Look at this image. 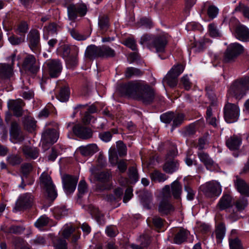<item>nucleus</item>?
<instances>
[{
    "label": "nucleus",
    "instance_id": "obj_1",
    "mask_svg": "<svg viewBox=\"0 0 249 249\" xmlns=\"http://www.w3.org/2000/svg\"><path fill=\"white\" fill-rule=\"evenodd\" d=\"M122 90L125 94L145 104L151 103L154 97L153 89L142 82H129L122 87Z\"/></svg>",
    "mask_w": 249,
    "mask_h": 249
},
{
    "label": "nucleus",
    "instance_id": "obj_2",
    "mask_svg": "<svg viewBox=\"0 0 249 249\" xmlns=\"http://www.w3.org/2000/svg\"><path fill=\"white\" fill-rule=\"evenodd\" d=\"M248 90H249V76H245L234 81L228 92L230 96L240 100L246 95Z\"/></svg>",
    "mask_w": 249,
    "mask_h": 249
},
{
    "label": "nucleus",
    "instance_id": "obj_3",
    "mask_svg": "<svg viewBox=\"0 0 249 249\" xmlns=\"http://www.w3.org/2000/svg\"><path fill=\"white\" fill-rule=\"evenodd\" d=\"M244 51L243 47L238 43L230 44L225 50L222 62L224 63H232L234 62L237 57Z\"/></svg>",
    "mask_w": 249,
    "mask_h": 249
},
{
    "label": "nucleus",
    "instance_id": "obj_4",
    "mask_svg": "<svg viewBox=\"0 0 249 249\" xmlns=\"http://www.w3.org/2000/svg\"><path fill=\"white\" fill-rule=\"evenodd\" d=\"M171 198L170 186L166 185L162 189V199L159 206V212L162 215L168 214L174 210V207L168 201Z\"/></svg>",
    "mask_w": 249,
    "mask_h": 249
},
{
    "label": "nucleus",
    "instance_id": "obj_5",
    "mask_svg": "<svg viewBox=\"0 0 249 249\" xmlns=\"http://www.w3.org/2000/svg\"><path fill=\"white\" fill-rule=\"evenodd\" d=\"M40 180L41 186L45 189L48 197L54 200L57 196V193L50 176L43 173L40 177Z\"/></svg>",
    "mask_w": 249,
    "mask_h": 249
},
{
    "label": "nucleus",
    "instance_id": "obj_6",
    "mask_svg": "<svg viewBox=\"0 0 249 249\" xmlns=\"http://www.w3.org/2000/svg\"><path fill=\"white\" fill-rule=\"evenodd\" d=\"M239 116V108L233 104L228 103L224 107V118L228 123L236 122Z\"/></svg>",
    "mask_w": 249,
    "mask_h": 249
},
{
    "label": "nucleus",
    "instance_id": "obj_7",
    "mask_svg": "<svg viewBox=\"0 0 249 249\" xmlns=\"http://www.w3.org/2000/svg\"><path fill=\"white\" fill-rule=\"evenodd\" d=\"M34 201V196L30 193H25L19 196L16 201L14 211L17 212L31 207Z\"/></svg>",
    "mask_w": 249,
    "mask_h": 249
},
{
    "label": "nucleus",
    "instance_id": "obj_8",
    "mask_svg": "<svg viewBox=\"0 0 249 249\" xmlns=\"http://www.w3.org/2000/svg\"><path fill=\"white\" fill-rule=\"evenodd\" d=\"M202 190L205 194L208 197L219 196L221 193V186L216 181H211L202 186Z\"/></svg>",
    "mask_w": 249,
    "mask_h": 249
},
{
    "label": "nucleus",
    "instance_id": "obj_9",
    "mask_svg": "<svg viewBox=\"0 0 249 249\" xmlns=\"http://www.w3.org/2000/svg\"><path fill=\"white\" fill-rule=\"evenodd\" d=\"M46 68L50 76L52 78H56L61 73L62 70V65L58 59H52L45 63Z\"/></svg>",
    "mask_w": 249,
    "mask_h": 249
},
{
    "label": "nucleus",
    "instance_id": "obj_10",
    "mask_svg": "<svg viewBox=\"0 0 249 249\" xmlns=\"http://www.w3.org/2000/svg\"><path fill=\"white\" fill-rule=\"evenodd\" d=\"M63 187L67 194L72 193L75 190L78 178L69 175H64L62 177Z\"/></svg>",
    "mask_w": 249,
    "mask_h": 249
},
{
    "label": "nucleus",
    "instance_id": "obj_11",
    "mask_svg": "<svg viewBox=\"0 0 249 249\" xmlns=\"http://www.w3.org/2000/svg\"><path fill=\"white\" fill-rule=\"evenodd\" d=\"M68 15L71 20L75 19L78 15L84 16L87 13V7L83 4H70L67 7Z\"/></svg>",
    "mask_w": 249,
    "mask_h": 249
},
{
    "label": "nucleus",
    "instance_id": "obj_12",
    "mask_svg": "<svg viewBox=\"0 0 249 249\" xmlns=\"http://www.w3.org/2000/svg\"><path fill=\"white\" fill-rule=\"evenodd\" d=\"M168 40V36L166 34H162L155 36L152 48L155 49L158 53H163L165 52V47L167 44Z\"/></svg>",
    "mask_w": 249,
    "mask_h": 249
},
{
    "label": "nucleus",
    "instance_id": "obj_13",
    "mask_svg": "<svg viewBox=\"0 0 249 249\" xmlns=\"http://www.w3.org/2000/svg\"><path fill=\"white\" fill-rule=\"evenodd\" d=\"M23 66L32 73H36L39 69V62L33 55H28L24 59Z\"/></svg>",
    "mask_w": 249,
    "mask_h": 249
},
{
    "label": "nucleus",
    "instance_id": "obj_14",
    "mask_svg": "<svg viewBox=\"0 0 249 249\" xmlns=\"http://www.w3.org/2000/svg\"><path fill=\"white\" fill-rule=\"evenodd\" d=\"M24 106V103L20 99L9 100L7 102L9 109L12 111L14 115L17 117L21 116L22 115L23 107Z\"/></svg>",
    "mask_w": 249,
    "mask_h": 249
},
{
    "label": "nucleus",
    "instance_id": "obj_15",
    "mask_svg": "<svg viewBox=\"0 0 249 249\" xmlns=\"http://www.w3.org/2000/svg\"><path fill=\"white\" fill-rule=\"evenodd\" d=\"M58 137V133L55 129H48L42 135V144H52L56 142Z\"/></svg>",
    "mask_w": 249,
    "mask_h": 249
},
{
    "label": "nucleus",
    "instance_id": "obj_16",
    "mask_svg": "<svg viewBox=\"0 0 249 249\" xmlns=\"http://www.w3.org/2000/svg\"><path fill=\"white\" fill-rule=\"evenodd\" d=\"M16 57V54H14L9 58L11 61V64H0V78L6 79L9 78L12 75L13 68L12 65L14 64V61Z\"/></svg>",
    "mask_w": 249,
    "mask_h": 249
},
{
    "label": "nucleus",
    "instance_id": "obj_17",
    "mask_svg": "<svg viewBox=\"0 0 249 249\" xmlns=\"http://www.w3.org/2000/svg\"><path fill=\"white\" fill-rule=\"evenodd\" d=\"M72 130L77 136L83 139H88L92 136V132L90 129L80 124L74 126Z\"/></svg>",
    "mask_w": 249,
    "mask_h": 249
},
{
    "label": "nucleus",
    "instance_id": "obj_18",
    "mask_svg": "<svg viewBox=\"0 0 249 249\" xmlns=\"http://www.w3.org/2000/svg\"><path fill=\"white\" fill-rule=\"evenodd\" d=\"M198 157L200 160L204 163L206 168L210 171L216 170L218 166L209 157V155L204 152L198 153Z\"/></svg>",
    "mask_w": 249,
    "mask_h": 249
},
{
    "label": "nucleus",
    "instance_id": "obj_19",
    "mask_svg": "<svg viewBox=\"0 0 249 249\" xmlns=\"http://www.w3.org/2000/svg\"><path fill=\"white\" fill-rule=\"evenodd\" d=\"M235 36L240 41L249 42V29L244 25H239L235 28Z\"/></svg>",
    "mask_w": 249,
    "mask_h": 249
},
{
    "label": "nucleus",
    "instance_id": "obj_20",
    "mask_svg": "<svg viewBox=\"0 0 249 249\" xmlns=\"http://www.w3.org/2000/svg\"><path fill=\"white\" fill-rule=\"evenodd\" d=\"M234 185L241 194L249 196V185L244 179L236 176V179L234 180Z\"/></svg>",
    "mask_w": 249,
    "mask_h": 249
},
{
    "label": "nucleus",
    "instance_id": "obj_21",
    "mask_svg": "<svg viewBox=\"0 0 249 249\" xmlns=\"http://www.w3.org/2000/svg\"><path fill=\"white\" fill-rule=\"evenodd\" d=\"M29 46L31 49L35 51L38 47L40 41L39 31L37 30H32L29 34Z\"/></svg>",
    "mask_w": 249,
    "mask_h": 249
},
{
    "label": "nucleus",
    "instance_id": "obj_22",
    "mask_svg": "<svg viewBox=\"0 0 249 249\" xmlns=\"http://www.w3.org/2000/svg\"><path fill=\"white\" fill-rule=\"evenodd\" d=\"M10 136L12 139L15 140V142H21L24 139L19 125L16 122H13L11 124Z\"/></svg>",
    "mask_w": 249,
    "mask_h": 249
},
{
    "label": "nucleus",
    "instance_id": "obj_23",
    "mask_svg": "<svg viewBox=\"0 0 249 249\" xmlns=\"http://www.w3.org/2000/svg\"><path fill=\"white\" fill-rule=\"evenodd\" d=\"M85 55L89 59L100 58V47L95 45L88 46L86 50Z\"/></svg>",
    "mask_w": 249,
    "mask_h": 249
},
{
    "label": "nucleus",
    "instance_id": "obj_24",
    "mask_svg": "<svg viewBox=\"0 0 249 249\" xmlns=\"http://www.w3.org/2000/svg\"><path fill=\"white\" fill-rule=\"evenodd\" d=\"M98 147L95 144H90L86 146H81L77 149V152L83 156L87 157L92 155L98 151Z\"/></svg>",
    "mask_w": 249,
    "mask_h": 249
},
{
    "label": "nucleus",
    "instance_id": "obj_25",
    "mask_svg": "<svg viewBox=\"0 0 249 249\" xmlns=\"http://www.w3.org/2000/svg\"><path fill=\"white\" fill-rule=\"evenodd\" d=\"M242 142L240 136L233 135L226 141V145L231 150H236L239 148Z\"/></svg>",
    "mask_w": 249,
    "mask_h": 249
},
{
    "label": "nucleus",
    "instance_id": "obj_26",
    "mask_svg": "<svg viewBox=\"0 0 249 249\" xmlns=\"http://www.w3.org/2000/svg\"><path fill=\"white\" fill-rule=\"evenodd\" d=\"M231 196L228 194H224L220 199L216 207L220 210H224L231 206Z\"/></svg>",
    "mask_w": 249,
    "mask_h": 249
},
{
    "label": "nucleus",
    "instance_id": "obj_27",
    "mask_svg": "<svg viewBox=\"0 0 249 249\" xmlns=\"http://www.w3.org/2000/svg\"><path fill=\"white\" fill-rule=\"evenodd\" d=\"M59 26L53 22L51 23L48 26L43 28V37L45 39H48L49 36L57 34Z\"/></svg>",
    "mask_w": 249,
    "mask_h": 249
},
{
    "label": "nucleus",
    "instance_id": "obj_28",
    "mask_svg": "<svg viewBox=\"0 0 249 249\" xmlns=\"http://www.w3.org/2000/svg\"><path fill=\"white\" fill-rule=\"evenodd\" d=\"M170 186V192L171 196H173L175 199L180 198L182 193V186L180 182L175 180L171 184Z\"/></svg>",
    "mask_w": 249,
    "mask_h": 249
},
{
    "label": "nucleus",
    "instance_id": "obj_29",
    "mask_svg": "<svg viewBox=\"0 0 249 249\" xmlns=\"http://www.w3.org/2000/svg\"><path fill=\"white\" fill-rule=\"evenodd\" d=\"M22 151L27 158L35 159L38 157V150L34 147L24 145L22 147Z\"/></svg>",
    "mask_w": 249,
    "mask_h": 249
},
{
    "label": "nucleus",
    "instance_id": "obj_30",
    "mask_svg": "<svg viewBox=\"0 0 249 249\" xmlns=\"http://www.w3.org/2000/svg\"><path fill=\"white\" fill-rule=\"evenodd\" d=\"M189 232L184 229H180L175 234L174 238V243L177 244H180L184 242L187 239Z\"/></svg>",
    "mask_w": 249,
    "mask_h": 249
},
{
    "label": "nucleus",
    "instance_id": "obj_31",
    "mask_svg": "<svg viewBox=\"0 0 249 249\" xmlns=\"http://www.w3.org/2000/svg\"><path fill=\"white\" fill-rule=\"evenodd\" d=\"M149 176L152 181L155 182H162L166 180L168 177L163 173L158 170H155L150 173Z\"/></svg>",
    "mask_w": 249,
    "mask_h": 249
},
{
    "label": "nucleus",
    "instance_id": "obj_32",
    "mask_svg": "<svg viewBox=\"0 0 249 249\" xmlns=\"http://www.w3.org/2000/svg\"><path fill=\"white\" fill-rule=\"evenodd\" d=\"M100 47V58L113 57L115 56V51L110 47L103 45Z\"/></svg>",
    "mask_w": 249,
    "mask_h": 249
},
{
    "label": "nucleus",
    "instance_id": "obj_33",
    "mask_svg": "<svg viewBox=\"0 0 249 249\" xmlns=\"http://www.w3.org/2000/svg\"><path fill=\"white\" fill-rule=\"evenodd\" d=\"M179 167V163L178 161L172 160L166 162L163 167V170L167 173L172 174L176 171Z\"/></svg>",
    "mask_w": 249,
    "mask_h": 249
},
{
    "label": "nucleus",
    "instance_id": "obj_34",
    "mask_svg": "<svg viewBox=\"0 0 249 249\" xmlns=\"http://www.w3.org/2000/svg\"><path fill=\"white\" fill-rule=\"evenodd\" d=\"M155 36L151 35L144 34L141 38L140 43L146 46L150 49L152 48V45Z\"/></svg>",
    "mask_w": 249,
    "mask_h": 249
},
{
    "label": "nucleus",
    "instance_id": "obj_35",
    "mask_svg": "<svg viewBox=\"0 0 249 249\" xmlns=\"http://www.w3.org/2000/svg\"><path fill=\"white\" fill-rule=\"evenodd\" d=\"M178 77L176 75L169 71L163 79V81L171 87H175L178 83Z\"/></svg>",
    "mask_w": 249,
    "mask_h": 249
},
{
    "label": "nucleus",
    "instance_id": "obj_36",
    "mask_svg": "<svg viewBox=\"0 0 249 249\" xmlns=\"http://www.w3.org/2000/svg\"><path fill=\"white\" fill-rule=\"evenodd\" d=\"M143 74V72L137 68L129 67L126 70L125 75L127 78H130L133 76H139Z\"/></svg>",
    "mask_w": 249,
    "mask_h": 249
},
{
    "label": "nucleus",
    "instance_id": "obj_37",
    "mask_svg": "<svg viewBox=\"0 0 249 249\" xmlns=\"http://www.w3.org/2000/svg\"><path fill=\"white\" fill-rule=\"evenodd\" d=\"M206 120L207 122L215 127L217 125V119L215 116H213L212 110L211 107H209L207 108L206 111Z\"/></svg>",
    "mask_w": 249,
    "mask_h": 249
},
{
    "label": "nucleus",
    "instance_id": "obj_38",
    "mask_svg": "<svg viewBox=\"0 0 249 249\" xmlns=\"http://www.w3.org/2000/svg\"><path fill=\"white\" fill-rule=\"evenodd\" d=\"M140 239L141 242V246L132 244L131 245L132 249H144L149 243V240L147 236L142 235L140 237Z\"/></svg>",
    "mask_w": 249,
    "mask_h": 249
},
{
    "label": "nucleus",
    "instance_id": "obj_39",
    "mask_svg": "<svg viewBox=\"0 0 249 249\" xmlns=\"http://www.w3.org/2000/svg\"><path fill=\"white\" fill-rule=\"evenodd\" d=\"M95 178L98 181L101 182H106L108 181L110 178L111 175L108 172H101L98 174H95L94 175Z\"/></svg>",
    "mask_w": 249,
    "mask_h": 249
},
{
    "label": "nucleus",
    "instance_id": "obj_40",
    "mask_svg": "<svg viewBox=\"0 0 249 249\" xmlns=\"http://www.w3.org/2000/svg\"><path fill=\"white\" fill-rule=\"evenodd\" d=\"M225 226L222 223L218 224L215 230V235L219 242H220L221 240L225 236Z\"/></svg>",
    "mask_w": 249,
    "mask_h": 249
},
{
    "label": "nucleus",
    "instance_id": "obj_41",
    "mask_svg": "<svg viewBox=\"0 0 249 249\" xmlns=\"http://www.w3.org/2000/svg\"><path fill=\"white\" fill-rule=\"evenodd\" d=\"M248 205L247 199L245 197H240L235 203V207L238 211H242Z\"/></svg>",
    "mask_w": 249,
    "mask_h": 249
},
{
    "label": "nucleus",
    "instance_id": "obj_42",
    "mask_svg": "<svg viewBox=\"0 0 249 249\" xmlns=\"http://www.w3.org/2000/svg\"><path fill=\"white\" fill-rule=\"evenodd\" d=\"M185 116L182 113H175L173 119V129L180 125L184 120Z\"/></svg>",
    "mask_w": 249,
    "mask_h": 249
},
{
    "label": "nucleus",
    "instance_id": "obj_43",
    "mask_svg": "<svg viewBox=\"0 0 249 249\" xmlns=\"http://www.w3.org/2000/svg\"><path fill=\"white\" fill-rule=\"evenodd\" d=\"M69 90L68 88L66 87L62 88L60 90L57 98L62 102H66L69 99Z\"/></svg>",
    "mask_w": 249,
    "mask_h": 249
},
{
    "label": "nucleus",
    "instance_id": "obj_44",
    "mask_svg": "<svg viewBox=\"0 0 249 249\" xmlns=\"http://www.w3.org/2000/svg\"><path fill=\"white\" fill-rule=\"evenodd\" d=\"M78 196L79 198L82 197L85 194L87 193V184L85 180H82L79 182L78 186Z\"/></svg>",
    "mask_w": 249,
    "mask_h": 249
},
{
    "label": "nucleus",
    "instance_id": "obj_45",
    "mask_svg": "<svg viewBox=\"0 0 249 249\" xmlns=\"http://www.w3.org/2000/svg\"><path fill=\"white\" fill-rule=\"evenodd\" d=\"M234 11L242 12L245 18L249 19V7L246 6L244 4L240 3L239 5L236 7Z\"/></svg>",
    "mask_w": 249,
    "mask_h": 249
},
{
    "label": "nucleus",
    "instance_id": "obj_46",
    "mask_svg": "<svg viewBox=\"0 0 249 249\" xmlns=\"http://www.w3.org/2000/svg\"><path fill=\"white\" fill-rule=\"evenodd\" d=\"M184 70V66L181 64H178L175 65L169 71H171V73L176 76L178 77L181 73H182Z\"/></svg>",
    "mask_w": 249,
    "mask_h": 249
},
{
    "label": "nucleus",
    "instance_id": "obj_47",
    "mask_svg": "<svg viewBox=\"0 0 249 249\" xmlns=\"http://www.w3.org/2000/svg\"><path fill=\"white\" fill-rule=\"evenodd\" d=\"M209 32L212 37H219L221 36V33L214 23H211L209 25Z\"/></svg>",
    "mask_w": 249,
    "mask_h": 249
},
{
    "label": "nucleus",
    "instance_id": "obj_48",
    "mask_svg": "<svg viewBox=\"0 0 249 249\" xmlns=\"http://www.w3.org/2000/svg\"><path fill=\"white\" fill-rule=\"evenodd\" d=\"M117 148L119 155L120 157H123L126 155L127 148L126 145L121 141L116 142Z\"/></svg>",
    "mask_w": 249,
    "mask_h": 249
},
{
    "label": "nucleus",
    "instance_id": "obj_49",
    "mask_svg": "<svg viewBox=\"0 0 249 249\" xmlns=\"http://www.w3.org/2000/svg\"><path fill=\"white\" fill-rule=\"evenodd\" d=\"M49 218L45 215L40 216L35 222V225L38 228L46 226L49 223Z\"/></svg>",
    "mask_w": 249,
    "mask_h": 249
},
{
    "label": "nucleus",
    "instance_id": "obj_50",
    "mask_svg": "<svg viewBox=\"0 0 249 249\" xmlns=\"http://www.w3.org/2000/svg\"><path fill=\"white\" fill-rule=\"evenodd\" d=\"M8 40L13 45H18L24 42V37H17L14 34H12L8 37Z\"/></svg>",
    "mask_w": 249,
    "mask_h": 249
},
{
    "label": "nucleus",
    "instance_id": "obj_51",
    "mask_svg": "<svg viewBox=\"0 0 249 249\" xmlns=\"http://www.w3.org/2000/svg\"><path fill=\"white\" fill-rule=\"evenodd\" d=\"M118 157L115 149H110L109 151V160L110 163L113 165H115L117 163Z\"/></svg>",
    "mask_w": 249,
    "mask_h": 249
},
{
    "label": "nucleus",
    "instance_id": "obj_52",
    "mask_svg": "<svg viewBox=\"0 0 249 249\" xmlns=\"http://www.w3.org/2000/svg\"><path fill=\"white\" fill-rule=\"evenodd\" d=\"M8 163L12 165L20 164L22 161V159L18 155H12L7 157Z\"/></svg>",
    "mask_w": 249,
    "mask_h": 249
},
{
    "label": "nucleus",
    "instance_id": "obj_53",
    "mask_svg": "<svg viewBox=\"0 0 249 249\" xmlns=\"http://www.w3.org/2000/svg\"><path fill=\"white\" fill-rule=\"evenodd\" d=\"M28 30V26L27 23L25 21H21L18 26L16 33L21 35L26 33Z\"/></svg>",
    "mask_w": 249,
    "mask_h": 249
},
{
    "label": "nucleus",
    "instance_id": "obj_54",
    "mask_svg": "<svg viewBox=\"0 0 249 249\" xmlns=\"http://www.w3.org/2000/svg\"><path fill=\"white\" fill-rule=\"evenodd\" d=\"M24 124L27 129L29 130L34 129L36 126V121L30 117H28L26 118Z\"/></svg>",
    "mask_w": 249,
    "mask_h": 249
},
{
    "label": "nucleus",
    "instance_id": "obj_55",
    "mask_svg": "<svg viewBox=\"0 0 249 249\" xmlns=\"http://www.w3.org/2000/svg\"><path fill=\"white\" fill-rule=\"evenodd\" d=\"M174 117V112H168L161 115L160 118L162 122L166 124H169L171 122V121H173Z\"/></svg>",
    "mask_w": 249,
    "mask_h": 249
},
{
    "label": "nucleus",
    "instance_id": "obj_56",
    "mask_svg": "<svg viewBox=\"0 0 249 249\" xmlns=\"http://www.w3.org/2000/svg\"><path fill=\"white\" fill-rule=\"evenodd\" d=\"M55 249H68L67 243L65 239L59 238L54 242Z\"/></svg>",
    "mask_w": 249,
    "mask_h": 249
},
{
    "label": "nucleus",
    "instance_id": "obj_57",
    "mask_svg": "<svg viewBox=\"0 0 249 249\" xmlns=\"http://www.w3.org/2000/svg\"><path fill=\"white\" fill-rule=\"evenodd\" d=\"M129 177L133 182H136L138 180L139 176L136 168L131 167L129 169Z\"/></svg>",
    "mask_w": 249,
    "mask_h": 249
},
{
    "label": "nucleus",
    "instance_id": "obj_58",
    "mask_svg": "<svg viewBox=\"0 0 249 249\" xmlns=\"http://www.w3.org/2000/svg\"><path fill=\"white\" fill-rule=\"evenodd\" d=\"M229 244L230 249H243L241 241L238 238L230 240Z\"/></svg>",
    "mask_w": 249,
    "mask_h": 249
},
{
    "label": "nucleus",
    "instance_id": "obj_59",
    "mask_svg": "<svg viewBox=\"0 0 249 249\" xmlns=\"http://www.w3.org/2000/svg\"><path fill=\"white\" fill-rule=\"evenodd\" d=\"M54 214L59 218L67 214V210L65 207H58L54 209Z\"/></svg>",
    "mask_w": 249,
    "mask_h": 249
},
{
    "label": "nucleus",
    "instance_id": "obj_60",
    "mask_svg": "<svg viewBox=\"0 0 249 249\" xmlns=\"http://www.w3.org/2000/svg\"><path fill=\"white\" fill-rule=\"evenodd\" d=\"M126 46L130 48L132 50H137V44L136 41L133 38H128L125 39L124 43Z\"/></svg>",
    "mask_w": 249,
    "mask_h": 249
},
{
    "label": "nucleus",
    "instance_id": "obj_61",
    "mask_svg": "<svg viewBox=\"0 0 249 249\" xmlns=\"http://www.w3.org/2000/svg\"><path fill=\"white\" fill-rule=\"evenodd\" d=\"M24 229V228L21 226L12 225L9 228V231L11 233L20 234Z\"/></svg>",
    "mask_w": 249,
    "mask_h": 249
},
{
    "label": "nucleus",
    "instance_id": "obj_62",
    "mask_svg": "<svg viewBox=\"0 0 249 249\" xmlns=\"http://www.w3.org/2000/svg\"><path fill=\"white\" fill-rule=\"evenodd\" d=\"M99 25L102 29H106L109 26V21L108 18L104 16L99 18Z\"/></svg>",
    "mask_w": 249,
    "mask_h": 249
},
{
    "label": "nucleus",
    "instance_id": "obj_63",
    "mask_svg": "<svg viewBox=\"0 0 249 249\" xmlns=\"http://www.w3.org/2000/svg\"><path fill=\"white\" fill-rule=\"evenodd\" d=\"M99 136L101 140L106 142H109L112 138V135L111 132L109 131H106L100 133Z\"/></svg>",
    "mask_w": 249,
    "mask_h": 249
},
{
    "label": "nucleus",
    "instance_id": "obj_64",
    "mask_svg": "<svg viewBox=\"0 0 249 249\" xmlns=\"http://www.w3.org/2000/svg\"><path fill=\"white\" fill-rule=\"evenodd\" d=\"M181 82L186 90H189L192 86V84L187 75L183 76L181 78Z\"/></svg>",
    "mask_w": 249,
    "mask_h": 249
}]
</instances>
